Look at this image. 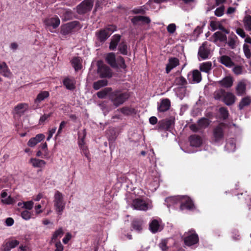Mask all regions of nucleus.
Returning <instances> with one entry per match:
<instances>
[{
	"label": "nucleus",
	"mask_w": 251,
	"mask_h": 251,
	"mask_svg": "<svg viewBox=\"0 0 251 251\" xmlns=\"http://www.w3.org/2000/svg\"><path fill=\"white\" fill-rule=\"evenodd\" d=\"M129 94L127 92L121 90H112L109 96V100L113 105L117 107L123 104L129 98Z\"/></svg>",
	"instance_id": "f257e3e1"
},
{
	"label": "nucleus",
	"mask_w": 251,
	"mask_h": 251,
	"mask_svg": "<svg viewBox=\"0 0 251 251\" xmlns=\"http://www.w3.org/2000/svg\"><path fill=\"white\" fill-rule=\"evenodd\" d=\"M182 238L184 244L188 247L194 245L199 242V236L193 229H191L188 232H185Z\"/></svg>",
	"instance_id": "f03ea898"
},
{
	"label": "nucleus",
	"mask_w": 251,
	"mask_h": 251,
	"mask_svg": "<svg viewBox=\"0 0 251 251\" xmlns=\"http://www.w3.org/2000/svg\"><path fill=\"white\" fill-rule=\"evenodd\" d=\"M53 202L56 212L59 215H62L65 209V202L62 194L58 191L55 193Z\"/></svg>",
	"instance_id": "7ed1b4c3"
},
{
	"label": "nucleus",
	"mask_w": 251,
	"mask_h": 251,
	"mask_svg": "<svg viewBox=\"0 0 251 251\" xmlns=\"http://www.w3.org/2000/svg\"><path fill=\"white\" fill-rule=\"evenodd\" d=\"M175 123V118L172 116L160 120L157 124L158 129L171 132L174 127Z\"/></svg>",
	"instance_id": "20e7f679"
},
{
	"label": "nucleus",
	"mask_w": 251,
	"mask_h": 251,
	"mask_svg": "<svg viewBox=\"0 0 251 251\" xmlns=\"http://www.w3.org/2000/svg\"><path fill=\"white\" fill-rule=\"evenodd\" d=\"M94 0H84L76 6V12L82 15L90 12L93 6Z\"/></svg>",
	"instance_id": "39448f33"
},
{
	"label": "nucleus",
	"mask_w": 251,
	"mask_h": 251,
	"mask_svg": "<svg viewBox=\"0 0 251 251\" xmlns=\"http://www.w3.org/2000/svg\"><path fill=\"white\" fill-rule=\"evenodd\" d=\"M76 27H78V29L81 27L78 21H74L69 22L61 26L60 32L63 35H67Z\"/></svg>",
	"instance_id": "423d86ee"
},
{
	"label": "nucleus",
	"mask_w": 251,
	"mask_h": 251,
	"mask_svg": "<svg viewBox=\"0 0 251 251\" xmlns=\"http://www.w3.org/2000/svg\"><path fill=\"white\" fill-rule=\"evenodd\" d=\"M225 127V124L221 123L213 129V134L215 142H219L224 139Z\"/></svg>",
	"instance_id": "0eeeda50"
},
{
	"label": "nucleus",
	"mask_w": 251,
	"mask_h": 251,
	"mask_svg": "<svg viewBox=\"0 0 251 251\" xmlns=\"http://www.w3.org/2000/svg\"><path fill=\"white\" fill-rule=\"evenodd\" d=\"M43 22L45 25L46 28L50 31L52 32L50 27H52L53 29L56 28L59 25L60 21L59 18L57 16H55L53 17L47 18L45 19Z\"/></svg>",
	"instance_id": "6e6552de"
},
{
	"label": "nucleus",
	"mask_w": 251,
	"mask_h": 251,
	"mask_svg": "<svg viewBox=\"0 0 251 251\" xmlns=\"http://www.w3.org/2000/svg\"><path fill=\"white\" fill-rule=\"evenodd\" d=\"M98 74L100 78H110L112 77V72L110 68L103 64L98 63Z\"/></svg>",
	"instance_id": "1a4fd4ad"
},
{
	"label": "nucleus",
	"mask_w": 251,
	"mask_h": 251,
	"mask_svg": "<svg viewBox=\"0 0 251 251\" xmlns=\"http://www.w3.org/2000/svg\"><path fill=\"white\" fill-rule=\"evenodd\" d=\"M195 208V206L191 199L187 196H183L181 200L180 205V209L183 210H193Z\"/></svg>",
	"instance_id": "9d476101"
},
{
	"label": "nucleus",
	"mask_w": 251,
	"mask_h": 251,
	"mask_svg": "<svg viewBox=\"0 0 251 251\" xmlns=\"http://www.w3.org/2000/svg\"><path fill=\"white\" fill-rule=\"evenodd\" d=\"M187 78L190 83H199L201 80V72L198 70H194L191 73H189L187 75Z\"/></svg>",
	"instance_id": "9b49d317"
},
{
	"label": "nucleus",
	"mask_w": 251,
	"mask_h": 251,
	"mask_svg": "<svg viewBox=\"0 0 251 251\" xmlns=\"http://www.w3.org/2000/svg\"><path fill=\"white\" fill-rule=\"evenodd\" d=\"M207 42H204L199 49L198 55L202 59L208 58L210 54V50L207 47Z\"/></svg>",
	"instance_id": "f8f14e48"
},
{
	"label": "nucleus",
	"mask_w": 251,
	"mask_h": 251,
	"mask_svg": "<svg viewBox=\"0 0 251 251\" xmlns=\"http://www.w3.org/2000/svg\"><path fill=\"white\" fill-rule=\"evenodd\" d=\"M132 205L134 209L139 210H147L148 209V204L144 200L136 199L133 201Z\"/></svg>",
	"instance_id": "ddd939ff"
},
{
	"label": "nucleus",
	"mask_w": 251,
	"mask_h": 251,
	"mask_svg": "<svg viewBox=\"0 0 251 251\" xmlns=\"http://www.w3.org/2000/svg\"><path fill=\"white\" fill-rule=\"evenodd\" d=\"M171 107V101L168 99H163L158 104L157 110L159 112H165L168 111Z\"/></svg>",
	"instance_id": "4468645a"
},
{
	"label": "nucleus",
	"mask_w": 251,
	"mask_h": 251,
	"mask_svg": "<svg viewBox=\"0 0 251 251\" xmlns=\"http://www.w3.org/2000/svg\"><path fill=\"white\" fill-rule=\"evenodd\" d=\"M19 241L17 240H9L5 241L2 245V251H10L19 244Z\"/></svg>",
	"instance_id": "2eb2a0df"
},
{
	"label": "nucleus",
	"mask_w": 251,
	"mask_h": 251,
	"mask_svg": "<svg viewBox=\"0 0 251 251\" xmlns=\"http://www.w3.org/2000/svg\"><path fill=\"white\" fill-rule=\"evenodd\" d=\"M143 221L140 219H135L131 223V230H135L140 233L143 229Z\"/></svg>",
	"instance_id": "dca6fc26"
},
{
	"label": "nucleus",
	"mask_w": 251,
	"mask_h": 251,
	"mask_svg": "<svg viewBox=\"0 0 251 251\" xmlns=\"http://www.w3.org/2000/svg\"><path fill=\"white\" fill-rule=\"evenodd\" d=\"M179 64V61L178 58L176 57H170L169 59L168 63L166 65V72L169 74L171 71Z\"/></svg>",
	"instance_id": "f3484780"
},
{
	"label": "nucleus",
	"mask_w": 251,
	"mask_h": 251,
	"mask_svg": "<svg viewBox=\"0 0 251 251\" xmlns=\"http://www.w3.org/2000/svg\"><path fill=\"white\" fill-rule=\"evenodd\" d=\"M110 36V33L106 32L103 29L98 30L96 32L97 39L100 43L104 42Z\"/></svg>",
	"instance_id": "a211bd4d"
},
{
	"label": "nucleus",
	"mask_w": 251,
	"mask_h": 251,
	"mask_svg": "<svg viewBox=\"0 0 251 251\" xmlns=\"http://www.w3.org/2000/svg\"><path fill=\"white\" fill-rule=\"evenodd\" d=\"M189 141L190 145L194 147H200L202 143V140L201 136L196 134L191 135L189 137Z\"/></svg>",
	"instance_id": "6ab92c4d"
},
{
	"label": "nucleus",
	"mask_w": 251,
	"mask_h": 251,
	"mask_svg": "<svg viewBox=\"0 0 251 251\" xmlns=\"http://www.w3.org/2000/svg\"><path fill=\"white\" fill-rule=\"evenodd\" d=\"M105 60L106 62L113 68H118V65L116 63L115 54L114 52L107 53L105 57Z\"/></svg>",
	"instance_id": "aec40b11"
},
{
	"label": "nucleus",
	"mask_w": 251,
	"mask_h": 251,
	"mask_svg": "<svg viewBox=\"0 0 251 251\" xmlns=\"http://www.w3.org/2000/svg\"><path fill=\"white\" fill-rule=\"evenodd\" d=\"M45 136L42 133L38 134L35 137H32L29 139L27 143V145L30 147L35 146L38 143L42 141Z\"/></svg>",
	"instance_id": "412c9836"
},
{
	"label": "nucleus",
	"mask_w": 251,
	"mask_h": 251,
	"mask_svg": "<svg viewBox=\"0 0 251 251\" xmlns=\"http://www.w3.org/2000/svg\"><path fill=\"white\" fill-rule=\"evenodd\" d=\"M236 100V97L232 93L226 92L223 101L226 105L230 106L235 102Z\"/></svg>",
	"instance_id": "4be33fe9"
},
{
	"label": "nucleus",
	"mask_w": 251,
	"mask_h": 251,
	"mask_svg": "<svg viewBox=\"0 0 251 251\" xmlns=\"http://www.w3.org/2000/svg\"><path fill=\"white\" fill-rule=\"evenodd\" d=\"M149 228L151 231L153 233L160 231L162 229V227L161 226L158 221L156 219L152 220L150 223Z\"/></svg>",
	"instance_id": "5701e85b"
},
{
	"label": "nucleus",
	"mask_w": 251,
	"mask_h": 251,
	"mask_svg": "<svg viewBox=\"0 0 251 251\" xmlns=\"http://www.w3.org/2000/svg\"><path fill=\"white\" fill-rule=\"evenodd\" d=\"M121 38V35L118 34H115L112 36L109 44V48L110 50H116L117 45L120 41Z\"/></svg>",
	"instance_id": "b1692460"
},
{
	"label": "nucleus",
	"mask_w": 251,
	"mask_h": 251,
	"mask_svg": "<svg viewBox=\"0 0 251 251\" xmlns=\"http://www.w3.org/2000/svg\"><path fill=\"white\" fill-rule=\"evenodd\" d=\"M219 61L227 67H231L234 65L231 58L226 55L220 57Z\"/></svg>",
	"instance_id": "393cba45"
},
{
	"label": "nucleus",
	"mask_w": 251,
	"mask_h": 251,
	"mask_svg": "<svg viewBox=\"0 0 251 251\" xmlns=\"http://www.w3.org/2000/svg\"><path fill=\"white\" fill-rule=\"evenodd\" d=\"M212 37L214 38V42L216 43L218 41L221 42H226L227 37L225 34L223 33L221 31H217L215 32Z\"/></svg>",
	"instance_id": "a878e982"
},
{
	"label": "nucleus",
	"mask_w": 251,
	"mask_h": 251,
	"mask_svg": "<svg viewBox=\"0 0 251 251\" xmlns=\"http://www.w3.org/2000/svg\"><path fill=\"white\" fill-rule=\"evenodd\" d=\"M219 84L225 88H230L233 85V79L230 76H226L219 81Z\"/></svg>",
	"instance_id": "bb28decb"
},
{
	"label": "nucleus",
	"mask_w": 251,
	"mask_h": 251,
	"mask_svg": "<svg viewBox=\"0 0 251 251\" xmlns=\"http://www.w3.org/2000/svg\"><path fill=\"white\" fill-rule=\"evenodd\" d=\"M112 89L111 87H106L97 93V96L99 99H105L108 96L109 98L110 94L112 92Z\"/></svg>",
	"instance_id": "cd10ccee"
},
{
	"label": "nucleus",
	"mask_w": 251,
	"mask_h": 251,
	"mask_svg": "<svg viewBox=\"0 0 251 251\" xmlns=\"http://www.w3.org/2000/svg\"><path fill=\"white\" fill-rule=\"evenodd\" d=\"M139 22H142L146 24H150L151 23V20L149 17L143 16H135L131 19V22L134 25L137 24Z\"/></svg>",
	"instance_id": "c85d7f7f"
},
{
	"label": "nucleus",
	"mask_w": 251,
	"mask_h": 251,
	"mask_svg": "<svg viewBox=\"0 0 251 251\" xmlns=\"http://www.w3.org/2000/svg\"><path fill=\"white\" fill-rule=\"evenodd\" d=\"M29 162L35 168H42L46 164L45 161L36 158H32L30 159Z\"/></svg>",
	"instance_id": "c756f323"
},
{
	"label": "nucleus",
	"mask_w": 251,
	"mask_h": 251,
	"mask_svg": "<svg viewBox=\"0 0 251 251\" xmlns=\"http://www.w3.org/2000/svg\"><path fill=\"white\" fill-rule=\"evenodd\" d=\"M50 96V93L48 91H44L40 92L34 100L35 103H39L45 99L48 98Z\"/></svg>",
	"instance_id": "7c9ffc66"
},
{
	"label": "nucleus",
	"mask_w": 251,
	"mask_h": 251,
	"mask_svg": "<svg viewBox=\"0 0 251 251\" xmlns=\"http://www.w3.org/2000/svg\"><path fill=\"white\" fill-rule=\"evenodd\" d=\"M0 74L5 77H9L10 75V71L4 62H0Z\"/></svg>",
	"instance_id": "2f4dec72"
},
{
	"label": "nucleus",
	"mask_w": 251,
	"mask_h": 251,
	"mask_svg": "<svg viewBox=\"0 0 251 251\" xmlns=\"http://www.w3.org/2000/svg\"><path fill=\"white\" fill-rule=\"evenodd\" d=\"M108 81L106 79H100L95 81L93 84V88L95 90H98L103 87L107 86Z\"/></svg>",
	"instance_id": "473e14b6"
},
{
	"label": "nucleus",
	"mask_w": 251,
	"mask_h": 251,
	"mask_svg": "<svg viewBox=\"0 0 251 251\" xmlns=\"http://www.w3.org/2000/svg\"><path fill=\"white\" fill-rule=\"evenodd\" d=\"M251 103V98L250 96H246L242 98L238 105L239 110H242L246 106H249Z\"/></svg>",
	"instance_id": "72a5a7b5"
},
{
	"label": "nucleus",
	"mask_w": 251,
	"mask_h": 251,
	"mask_svg": "<svg viewBox=\"0 0 251 251\" xmlns=\"http://www.w3.org/2000/svg\"><path fill=\"white\" fill-rule=\"evenodd\" d=\"M28 105L26 103H19L15 107V112L17 114L20 115L24 114L25 112L27 109Z\"/></svg>",
	"instance_id": "f704fd0d"
},
{
	"label": "nucleus",
	"mask_w": 251,
	"mask_h": 251,
	"mask_svg": "<svg viewBox=\"0 0 251 251\" xmlns=\"http://www.w3.org/2000/svg\"><path fill=\"white\" fill-rule=\"evenodd\" d=\"M63 83L68 90H73L75 88L74 81L69 78H65L63 81Z\"/></svg>",
	"instance_id": "c9c22d12"
},
{
	"label": "nucleus",
	"mask_w": 251,
	"mask_h": 251,
	"mask_svg": "<svg viewBox=\"0 0 251 251\" xmlns=\"http://www.w3.org/2000/svg\"><path fill=\"white\" fill-rule=\"evenodd\" d=\"M64 231L62 227L59 228L57 230H55L51 238L50 242L51 243H54L56 240L59 238H61L64 234Z\"/></svg>",
	"instance_id": "e433bc0d"
},
{
	"label": "nucleus",
	"mask_w": 251,
	"mask_h": 251,
	"mask_svg": "<svg viewBox=\"0 0 251 251\" xmlns=\"http://www.w3.org/2000/svg\"><path fill=\"white\" fill-rule=\"evenodd\" d=\"M212 69V63L210 61L202 63L200 66L201 72L208 73Z\"/></svg>",
	"instance_id": "4c0bfd02"
},
{
	"label": "nucleus",
	"mask_w": 251,
	"mask_h": 251,
	"mask_svg": "<svg viewBox=\"0 0 251 251\" xmlns=\"http://www.w3.org/2000/svg\"><path fill=\"white\" fill-rule=\"evenodd\" d=\"M210 121L206 118H202L198 121V126L200 128H205L210 124Z\"/></svg>",
	"instance_id": "58836bf2"
},
{
	"label": "nucleus",
	"mask_w": 251,
	"mask_h": 251,
	"mask_svg": "<svg viewBox=\"0 0 251 251\" xmlns=\"http://www.w3.org/2000/svg\"><path fill=\"white\" fill-rule=\"evenodd\" d=\"M243 23L246 30L251 31V16L247 15L245 16L243 19Z\"/></svg>",
	"instance_id": "ea45409f"
},
{
	"label": "nucleus",
	"mask_w": 251,
	"mask_h": 251,
	"mask_svg": "<svg viewBox=\"0 0 251 251\" xmlns=\"http://www.w3.org/2000/svg\"><path fill=\"white\" fill-rule=\"evenodd\" d=\"M175 83L176 85H178L181 88L185 87V85L187 84L186 79L182 76L177 77L175 78Z\"/></svg>",
	"instance_id": "a19ab883"
},
{
	"label": "nucleus",
	"mask_w": 251,
	"mask_h": 251,
	"mask_svg": "<svg viewBox=\"0 0 251 251\" xmlns=\"http://www.w3.org/2000/svg\"><path fill=\"white\" fill-rule=\"evenodd\" d=\"M127 46L126 43L125 41H122L119 45L118 50L123 55H127Z\"/></svg>",
	"instance_id": "79ce46f5"
},
{
	"label": "nucleus",
	"mask_w": 251,
	"mask_h": 251,
	"mask_svg": "<svg viewBox=\"0 0 251 251\" xmlns=\"http://www.w3.org/2000/svg\"><path fill=\"white\" fill-rule=\"evenodd\" d=\"M72 64L75 71H78L82 68L80 60L78 57H75L72 59Z\"/></svg>",
	"instance_id": "37998d69"
},
{
	"label": "nucleus",
	"mask_w": 251,
	"mask_h": 251,
	"mask_svg": "<svg viewBox=\"0 0 251 251\" xmlns=\"http://www.w3.org/2000/svg\"><path fill=\"white\" fill-rule=\"evenodd\" d=\"M236 90L238 96H241L244 94L246 91V85L244 83L240 82L238 84Z\"/></svg>",
	"instance_id": "c03bdc74"
},
{
	"label": "nucleus",
	"mask_w": 251,
	"mask_h": 251,
	"mask_svg": "<svg viewBox=\"0 0 251 251\" xmlns=\"http://www.w3.org/2000/svg\"><path fill=\"white\" fill-rule=\"evenodd\" d=\"M226 91L224 89H221L214 93V98L217 100H220L224 99Z\"/></svg>",
	"instance_id": "a18cd8bd"
},
{
	"label": "nucleus",
	"mask_w": 251,
	"mask_h": 251,
	"mask_svg": "<svg viewBox=\"0 0 251 251\" xmlns=\"http://www.w3.org/2000/svg\"><path fill=\"white\" fill-rule=\"evenodd\" d=\"M81 150V153L83 154L88 159L89 162L91 161L90 154L87 146H82L80 148Z\"/></svg>",
	"instance_id": "49530a36"
},
{
	"label": "nucleus",
	"mask_w": 251,
	"mask_h": 251,
	"mask_svg": "<svg viewBox=\"0 0 251 251\" xmlns=\"http://www.w3.org/2000/svg\"><path fill=\"white\" fill-rule=\"evenodd\" d=\"M116 63L118 65V68L120 67L122 69H126V65L124 58L121 56H119L116 60Z\"/></svg>",
	"instance_id": "de8ad7c7"
},
{
	"label": "nucleus",
	"mask_w": 251,
	"mask_h": 251,
	"mask_svg": "<svg viewBox=\"0 0 251 251\" xmlns=\"http://www.w3.org/2000/svg\"><path fill=\"white\" fill-rule=\"evenodd\" d=\"M243 49L245 56L248 59L250 58L251 57V52L249 45L244 44Z\"/></svg>",
	"instance_id": "09e8293b"
},
{
	"label": "nucleus",
	"mask_w": 251,
	"mask_h": 251,
	"mask_svg": "<svg viewBox=\"0 0 251 251\" xmlns=\"http://www.w3.org/2000/svg\"><path fill=\"white\" fill-rule=\"evenodd\" d=\"M219 111L220 114L224 120H226L228 118L229 114L226 108L221 107Z\"/></svg>",
	"instance_id": "8fccbe9b"
},
{
	"label": "nucleus",
	"mask_w": 251,
	"mask_h": 251,
	"mask_svg": "<svg viewBox=\"0 0 251 251\" xmlns=\"http://www.w3.org/2000/svg\"><path fill=\"white\" fill-rule=\"evenodd\" d=\"M225 11V6L222 5L217 8L215 11V15L218 17L222 16L224 13Z\"/></svg>",
	"instance_id": "3c124183"
},
{
	"label": "nucleus",
	"mask_w": 251,
	"mask_h": 251,
	"mask_svg": "<svg viewBox=\"0 0 251 251\" xmlns=\"http://www.w3.org/2000/svg\"><path fill=\"white\" fill-rule=\"evenodd\" d=\"M52 115V113H50L48 114H44L42 116L40 117V118L39 119V124L42 125L44 123L48 120L49 118H50Z\"/></svg>",
	"instance_id": "603ef678"
},
{
	"label": "nucleus",
	"mask_w": 251,
	"mask_h": 251,
	"mask_svg": "<svg viewBox=\"0 0 251 251\" xmlns=\"http://www.w3.org/2000/svg\"><path fill=\"white\" fill-rule=\"evenodd\" d=\"M15 201L13 198H12L11 196H8L5 199L1 200V202L3 203L6 204H13L15 202Z\"/></svg>",
	"instance_id": "864d4df0"
},
{
	"label": "nucleus",
	"mask_w": 251,
	"mask_h": 251,
	"mask_svg": "<svg viewBox=\"0 0 251 251\" xmlns=\"http://www.w3.org/2000/svg\"><path fill=\"white\" fill-rule=\"evenodd\" d=\"M107 33H110V35L117 30V27L114 25H109L107 27L103 28Z\"/></svg>",
	"instance_id": "5fc2aeb1"
},
{
	"label": "nucleus",
	"mask_w": 251,
	"mask_h": 251,
	"mask_svg": "<svg viewBox=\"0 0 251 251\" xmlns=\"http://www.w3.org/2000/svg\"><path fill=\"white\" fill-rule=\"evenodd\" d=\"M21 216L24 219L28 220L30 219L31 215L29 211L27 210H24L21 213Z\"/></svg>",
	"instance_id": "6e6d98bb"
},
{
	"label": "nucleus",
	"mask_w": 251,
	"mask_h": 251,
	"mask_svg": "<svg viewBox=\"0 0 251 251\" xmlns=\"http://www.w3.org/2000/svg\"><path fill=\"white\" fill-rule=\"evenodd\" d=\"M23 207L28 210H31L33 208L34 203L32 201H27L23 203Z\"/></svg>",
	"instance_id": "4d7b16f0"
},
{
	"label": "nucleus",
	"mask_w": 251,
	"mask_h": 251,
	"mask_svg": "<svg viewBox=\"0 0 251 251\" xmlns=\"http://www.w3.org/2000/svg\"><path fill=\"white\" fill-rule=\"evenodd\" d=\"M167 31L171 34L174 33L176 30V25L175 24H169L167 27Z\"/></svg>",
	"instance_id": "13d9d810"
},
{
	"label": "nucleus",
	"mask_w": 251,
	"mask_h": 251,
	"mask_svg": "<svg viewBox=\"0 0 251 251\" xmlns=\"http://www.w3.org/2000/svg\"><path fill=\"white\" fill-rule=\"evenodd\" d=\"M120 111L123 114L126 115L130 114L132 112V110L130 108L126 106L121 108Z\"/></svg>",
	"instance_id": "bf43d9fd"
},
{
	"label": "nucleus",
	"mask_w": 251,
	"mask_h": 251,
	"mask_svg": "<svg viewBox=\"0 0 251 251\" xmlns=\"http://www.w3.org/2000/svg\"><path fill=\"white\" fill-rule=\"evenodd\" d=\"M159 247L163 251L167 250L168 249V247H167V241L166 240L162 241L159 244Z\"/></svg>",
	"instance_id": "052dcab7"
},
{
	"label": "nucleus",
	"mask_w": 251,
	"mask_h": 251,
	"mask_svg": "<svg viewBox=\"0 0 251 251\" xmlns=\"http://www.w3.org/2000/svg\"><path fill=\"white\" fill-rule=\"evenodd\" d=\"M66 124H67V122H66L65 121H63L61 122V123L60 124V125H59V127L56 136H58L61 133L63 128L65 127Z\"/></svg>",
	"instance_id": "680f3d73"
},
{
	"label": "nucleus",
	"mask_w": 251,
	"mask_h": 251,
	"mask_svg": "<svg viewBox=\"0 0 251 251\" xmlns=\"http://www.w3.org/2000/svg\"><path fill=\"white\" fill-rule=\"evenodd\" d=\"M55 246L56 247V249L55 250V251H63L64 247L62 244L61 243L60 241H58L55 243Z\"/></svg>",
	"instance_id": "e2e57ef3"
},
{
	"label": "nucleus",
	"mask_w": 251,
	"mask_h": 251,
	"mask_svg": "<svg viewBox=\"0 0 251 251\" xmlns=\"http://www.w3.org/2000/svg\"><path fill=\"white\" fill-rule=\"evenodd\" d=\"M236 32L243 38L246 37V33L242 28H237L236 30Z\"/></svg>",
	"instance_id": "0e129e2a"
},
{
	"label": "nucleus",
	"mask_w": 251,
	"mask_h": 251,
	"mask_svg": "<svg viewBox=\"0 0 251 251\" xmlns=\"http://www.w3.org/2000/svg\"><path fill=\"white\" fill-rule=\"evenodd\" d=\"M56 130V127H54L52 129L49 130L48 132V136L47 138V141H49L50 139L52 137L53 134L55 132Z\"/></svg>",
	"instance_id": "69168bd1"
},
{
	"label": "nucleus",
	"mask_w": 251,
	"mask_h": 251,
	"mask_svg": "<svg viewBox=\"0 0 251 251\" xmlns=\"http://www.w3.org/2000/svg\"><path fill=\"white\" fill-rule=\"evenodd\" d=\"M71 234L69 232L67 233L62 240L63 243L65 244H67L69 242V241L71 240Z\"/></svg>",
	"instance_id": "338daca9"
},
{
	"label": "nucleus",
	"mask_w": 251,
	"mask_h": 251,
	"mask_svg": "<svg viewBox=\"0 0 251 251\" xmlns=\"http://www.w3.org/2000/svg\"><path fill=\"white\" fill-rule=\"evenodd\" d=\"M242 67L240 66H237L235 67L233 69V72L236 75L241 74L242 73Z\"/></svg>",
	"instance_id": "774afa93"
}]
</instances>
